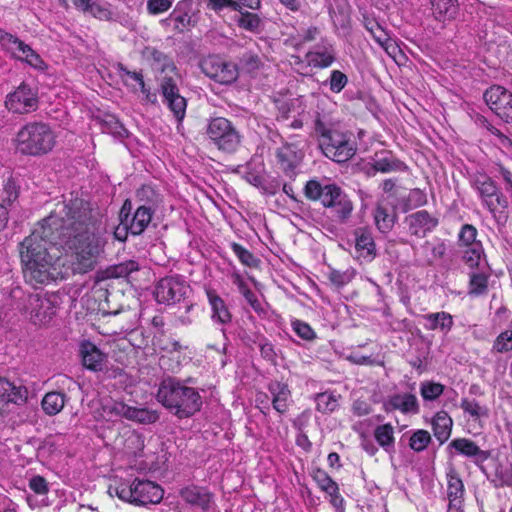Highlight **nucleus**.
<instances>
[{
    "mask_svg": "<svg viewBox=\"0 0 512 512\" xmlns=\"http://www.w3.org/2000/svg\"><path fill=\"white\" fill-rule=\"evenodd\" d=\"M191 287L180 275H171L161 278L154 290V296L158 303L173 305L187 298Z\"/></svg>",
    "mask_w": 512,
    "mask_h": 512,
    "instance_id": "11",
    "label": "nucleus"
},
{
    "mask_svg": "<svg viewBox=\"0 0 512 512\" xmlns=\"http://www.w3.org/2000/svg\"><path fill=\"white\" fill-rule=\"evenodd\" d=\"M230 246L234 254L243 265L251 268L258 266L260 262L259 259L256 258L248 249L236 242L231 243Z\"/></svg>",
    "mask_w": 512,
    "mask_h": 512,
    "instance_id": "51",
    "label": "nucleus"
},
{
    "mask_svg": "<svg viewBox=\"0 0 512 512\" xmlns=\"http://www.w3.org/2000/svg\"><path fill=\"white\" fill-rule=\"evenodd\" d=\"M427 203L426 194L418 189H412L406 197H403L400 202L402 212H408L409 210L424 206Z\"/></svg>",
    "mask_w": 512,
    "mask_h": 512,
    "instance_id": "42",
    "label": "nucleus"
},
{
    "mask_svg": "<svg viewBox=\"0 0 512 512\" xmlns=\"http://www.w3.org/2000/svg\"><path fill=\"white\" fill-rule=\"evenodd\" d=\"M488 107L501 119L512 122V92L500 85H492L483 94Z\"/></svg>",
    "mask_w": 512,
    "mask_h": 512,
    "instance_id": "18",
    "label": "nucleus"
},
{
    "mask_svg": "<svg viewBox=\"0 0 512 512\" xmlns=\"http://www.w3.org/2000/svg\"><path fill=\"white\" fill-rule=\"evenodd\" d=\"M431 425L433 434L440 444L445 443L451 436L453 420L446 411L437 412L432 418Z\"/></svg>",
    "mask_w": 512,
    "mask_h": 512,
    "instance_id": "32",
    "label": "nucleus"
},
{
    "mask_svg": "<svg viewBox=\"0 0 512 512\" xmlns=\"http://www.w3.org/2000/svg\"><path fill=\"white\" fill-rule=\"evenodd\" d=\"M405 224L411 235L424 238L438 226L439 219L427 210H419L406 216Z\"/></svg>",
    "mask_w": 512,
    "mask_h": 512,
    "instance_id": "19",
    "label": "nucleus"
},
{
    "mask_svg": "<svg viewBox=\"0 0 512 512\" xmlns=\"http://www.w3.org/2000/svg\"><path fill=\"white\" fill-rule=\"evenodd\" d=\"M374 220L378 230L387 233L393 228L395 217L389 214L386 208L378 206L374 212Z\"/></svg>",
    "mask_w": 512,
    "mask_h": 512,
    "instance_id": "46",
    "label": "nucleus"
},
{
    "mask_svg": "<svg viewBox=\"0 0 512 512\" xmlns=\"http://www.w3.org/2000/svg\"><path fill=\"white\" fill-rule=\"evenodd\" d=\"M179 494L187 504L200 508L203 511L209 510L213 502V494L207 488L196 485L182 488Z\"/></svg>",
    "mask_w": 512,
    "mask_h": 512,
    "instance_id": "25",
    "label": "nucleus"
},
{
    "mask_svg": "<svg viewBox=\"0 0 512 512\" xmlns=\"http://www.w3.org/2000/svg\"><path fill=\"white\" fill-rule=\"evenodd\" d=\"M461 409L468 414L473 420L488 416V409L481 406L475 399L463 398L460 403Z\"/></svg>",
    "mask_w": 512,
    "mask_h": 512,
    "instance_id": "47",
    "label": "nucleus"
},
{
    "mask_svg": "<svg viewBox=\"0 0 512 512\" xmlns=\"http://www.w3.org/2000/svg\"><path fill=\"white\" fill-rule=\"evenodd\" d=\"M206 294L211 306L212 320L222 325L230 323L232 315L225 301L214 290L208 289Z\"/></svg>",
    "mask_w": 512,
    "mask_h": 512,
    "instance_id": "31",
    "label": "nucleus"
},
{
    "mask_svg": "<svg viewBox=\"0 0 512 512\" xmlns=\"http://www.w3.org/2000/svg\"><path fill=\"white\" fill-rule=\"evenodd\" d=\"M322 205L328 210V217L336 224H347L354 210L349 196L336 184H328Z\"/></svg>",
    "mask_w": 512,
    "mask_h": 512,
    "instance_id": "9",
    "label": "nucleus"
},
{
    "mask_svg": "<svg viewBox=\"0 0 512 512\" xmlns=\"http://www.w3.org/2000/svg\"><path fill=\"white\" fill-rule=\"evenodd\" d=\"M444 385L433 381H424L420 384V394L424 401H434L444 392Z\"/></svg>",
    "mask_w": 512,
    "mask_h": 512,
    "instance_id": "49",
    "label": "nucleus"
},
{
    "mask_svg": "<svg viewBox=\"0 0 512 512\" xmlns=\"http://www.w3.org/2000/svg\"><path fill=\"white\" fill-rule=\"evenodd\" d=\"M488 288V276L484 273H472L469 281V294L482 295Z\"/></svg>",
    "mask_w": 512,
    "mask_h": 512,
    "instance_id": "52",
    "label": "nucleus"
},
{
    "mask_svg": "<svg viewBox=\"0 0 512 512\" xmlns=\"http://www.w3.org/2000/svg\"><path fill=\"white\" fill-rule=\"evenodd\" d=\"M236 65L238 66V73L242 71L250 74L259 70L263 65V61L257 53L253 51H245L238 58V63Z\"/></svg>",
    "mask_w": 512,
    "mask_h": 512,
    "instance_id": "39",
    "label": "nucleus"
},
{
    "mask_svg": "<svg viewBox=\"0 0 512 512\" xmlns=\"http://www.w3.org/2000/svg\"><path fill=\"white\" fill-rule=\"evenodd\" d=\"M312 477L317 483L318 487L326 493H334L335 488L338 486V484L327 474V472L322 469H315L313 471Z\"/></svg>",
    "mask_w": 512,
    "mask_h": 512,
    "instance_id": "53",
    "label": "nucleus"
},
{
    "mask_svg": "<svg viewBox=\"0 0 512 512\" xmlns=\"http://www.w3.org/2000/svg\"><path fill=\"white\" fill-rule=\"evenodd\" d=\"M371 169L373 172H369V175H375L376 172H405L408 170V166L397 158L392 151L381 150L376 152L372 158Z\"/></svg>",
    "mask_w": 512,
    "mask_h": 512,
    "instance_id": "22",
    "label": "nucleus"
},
{
    "mask_svg": "<svg viewBox=\"0 0 512 512\" xmlns=\"http://www.w3.org/2000/svg\"><path fill=\"white\" fill-rule=\"evenodd\" d=\"M132 209V201L126 199L120 210V221L121 225L128 226L130 234L138 236L148 227L155 211L151 210L148 206H137L136 210L131 215Z\"/></svg>",
    "mask_w": 512,
    "mask_h": 512,
    "instance_id": "16",
    "label": "nucleus"
},
{
    "mask_svg": "<svg viewBox=\"0 0 512 512\" xmlns=\"http://www.w3.org/2000/svg\"><path fill=\"white\" fill-rule=\"evenodd\" d=\"M239 14L236 23L241 29L253 33L259 31L262 21L257 14L248 11L240 12Z\"/></svg>",
    "mask_w": 512,
    "mask_h": 512,
    "instance_id": "45",
    "label": "nucleus"
},
{
    "mask_svg": "<svg viewBox=\"0 0 512 512\" xmlns=\"http://www.w3.org/2000/svg\"><path fill=\"white\" fill-rule=\"evenodd\" d=\"M448 448L454 449L459 455L471 459L494 488L512 486V468L498 457L492 456L490 450L481 449L469 438L453 439Z\"/></svg>",
    "mask_w": 512,
    "mask_h": 512,
    "instance_id": "4",
    "label": "nucleus"
},
{
    "mask_svg": "<svg viewBox=\"0 0 512 512\" xmlns=\"http://www.w3.org/2000/svg\"><path fill=\"white\" fill-rule=\"evenodd\" d=\"M19 196V186L13 178H8L4 183L3 191L1 194L2 204H5L7 207L12 205Z\"/></svg>",
    "mask_w": 512,
    "mask_h": 512,
    "instance_id": "55",
    "label": "nucleus"
},
{
    "mask_svg": "<svg viewBox=\"0 0 512 512\" xmlns=\"http://www.w3.org/2000/svg\"><path fill=\"white\" fill-rule=\"evenodd\" d=\"M109 491H114L116 496L125 501L136 505L157 504L163 499L164 491L160 485L150 480L135 478L131 483L128 481L120 482Z\"/></svg>",
    "mask_w": 512,
    "mask_h": 512,
    "instance_id": "7",
    "label": "nucleus"
},
{
    "mask_svg": "<svg viewBox=\"0 0 512 512\" xmlns=\"http://www.w3.org/2000/svg\"><path fill=\"white\" fill-rule=\"evenodd\" d=\"M276 163L282 173L294 180L304 159V152L294 143L283 142L275 150Z\"/></svg>",
    "mask_w": 512,
    "mask_h": 512,
    "instance_id": "17",
    "label": "nucleus"
},
{
    "mask_svg": "<svg viewBox=\"0 0 512 512\" xmlns=\"http://www.w3.org/2000/svg\"><path fill=\"white\" fill-rule=\"evenodd\" d=\"M293 331L303 340H313L316 337V334L314 330L311 328V326L301 320H294L291 323Z\"/></svg>",
    "mask_w": 512,
    "mask_h": 512,
    "instance_id": "62",
    "label": "nucleus"
},
{
    "mask_svg": "<svg viewBox=\"0 0 512 512\" xmlns=\"http://www.w3.org/2000/svg\"><path fill=\"white\" fill-rule=\"evenodd\" d=\"M268 392L271 398V405L273 409L280 415H284L292 401L291 390L287 383L272 380L267 385Z\"/></svg>",
    "mask_w": 512,
    "mask_h": 512,
    "instance_id": "24",
    "label": "nucleus"
},
{
    "mask_svg": "<svg viewBox=\"0 0 512 512\" xmlns=\"http://www.w3.org/2000/svg\"><path fill=\"white\" fill-rule=\"evenodd\" d=\"M28 399V390L25 386H16L8 379L0 377V403H13L23 405Z\"/></svg>",
    "mask_w": 512,
    "mask_h": 512,
    "instance_id": "28",
    "label": "nucleus"
},
{
    "mask_svg": "<svg viewBox=\"0 0 512 512\" xmlns=\"http://www.w3.org/2000/svg\"><path fill=\"white\" fill-rule=\"evenodd\" d=\"M12 141L16 152L25 156L38 157L53 150L56 134L49 124L32 121L22 126Z\"/></svg>",
    "mask_w": 512,
    "mask_h": 512,
    "instance_id": "6",
    "label": "nucleus"
},
{
    "mask_svg": "<svg viewBox=\"0 0 512 512\" xmlns=\"http://www.w3.org/2000/svg\"><path fill=\"white\" fill-rule=\"evenodd\" d=\"M107 239L101 226L57 238L49 245V252L56 245L64 246L71 252L73 271L84 274L92 271L104 254Z\"/></svg>",
    "mask_w": 512,
    "mask_h": 512,
    "instance_id": "3",
    "label": "nucleus"
},
{
    "mask_svg": "<svg viewBox=\"0 0 512 512\" xmlns=\"http://www.w3.org/2000/svg\"><path fill=\"white\" fill-rule=\"evenodd\" d=\"M447 498L448 501H464L465 488L458 472L451 468L447 472Z\"/></svg>",
    "mask_w": 512,
    "mask_h": 512,
    "instance_id": "37",
    "label": "nucleus"
},
{
    "mask_svg": "<svg viewBox=\"0 0 512 512\" xmlns=\"http://www.w3.org/2000/svg\"><path fill=\"white\" fill-rule=\"evenodd\" d=\"M205 134L220 151L235 153L241 145L242 135L237 127L225 117H212L208 120Z\"/></svg>",
    "mask_w": 512,
    "mask_h": 512,
    "instance_id": "8",
    "label": "nucleus"
},
{
    "mask_svg": "<svg viewBox=\"0 0 512 512\" xmlns=\"http://www.w3.org/2000/svg\"><path fill=\"white\" fill-rule=\"evenodd\" d=\"M431 442V435L428 431L420 429L415 431L409 440V446L415 452H421L427 448Z\"/></svg>",
    "mask_w": 512,
    "mask_h": 512,
    "instance_id": "54",
    "label": "nucleus"
},
{
    "mask_svg": "<svg viewBox=\"0 0 512 512\" xmlns=\"http://www.w3.org/2000/svg\"><path fill=\"white\" fill-rule=\"evenodd\" d=\"M326 83L329 84V88L332 92L339 93L347 85L348 77L340 70H333Z\"/></svg>",
    "mask_w": 512,
    "mask_h": 512,
    "instance_id": "56",
    "label": "nucleus"
},
{
    "mask_svg": "<svg viewBox=\"0 0 512 512\" xmlns=\"http://www.w3.org/2000/svg\"><path fill=\"white\" fill-rule=\"evenodd\" d=\"M308 64L314 68H327L335 61L333 45L322 41L306 54Z\"/></svg>",
    "mask_w": 512,
    "mask_h": 512,
    "instance_id": "26",
    "label": "nucleus"
},
{
    "mask_svg": "<svg viewBox=\"0 0 512 512\" xmlns=\"http://www.w3.org/2000/svg\"><path fill=\"white\" fill-rule=\"evenodd\" d=\"M25 313L35 325L48 324L56 314V304L53 297L30 294L26 299Z\"/></svg>",
    "mask_w": 512,
    "mask_h": 512,
    "instance_id": "15",
    "label": "nucleus"
},
{
    "mask_svg": "<svg viewBox=\"0 0 512 512\" xmlns=\"http://www.w3.org/2000/svg\"><path fill=\"white\" fill-rule=\"evenodd\" d=\"M356 257L364 262H371L377 255L376 244L372 232L359 227L354 231Z\"/></svg>",
    "mask_w": 512,
    "mask_h": 512,
    "instance_id": "23",
    "label": "nucleus"
},
{
    "mask_svg": "<svg viewBox=\"0 0 512 512\" xmlns=\"http://www.w3.org/2000/svg\"><path fill=\"white\" fill-rule=\"evenodd\" d=\"M6 108L15 114H28L39 106L38 94L29 84L22 82L13 92L6 96Z\"/></svg>",
    "mask_w": 512,
    "mask_h": 512,
    "instance_id": "14",
    "label": "nucleus"
},
{
    "mask_svg": "<svg viewBox=\"0 0 512 512\" xmlns=\"http://www.w3.org/2000/svg\"><path fill=\"white\" fill-rule=\"evenodd\" d=\"M144 57L152 61V66L162 73H176L177 67L174 61L162 51L154 47H146L143 52Z\"/></svg>",
    "mask_w": 512,
    "mask_h": 512,
    "instance_id": "33",
    "label": "nucleus"
},
{
    "mask_svg": "<svg viewBox=\"0 0 512 512\" xmlns=\"http://www.w3.org/2000/svg\"><path fill=\"white\" fill-rule=\"evenodd\" d=\"M313 132L319 149L328 159L344 163L355 155L356 146L352 134L341 127L338 118L324 104H318L314 112Z\"/></svg>",
    "mask_w": 512,
    "mask_h": 512,
    "instance_id": "2",
    "label": "nucleus"
},
{
    "mask_svg": "<svg viewBox=\"0 0 512 512\" xmlns=\"http://www.w3.org/2000/svg\"><path fill=\"white\" fill-rule=\"evenodd\" d=\"M363 24L365 29L371 34L373 39L388 53L394 52L396 47L383 28V26L374 18L364 17Z\"/></svg>",
    "mask_w": 512,
    "mask_h": 512,
    "instance_id": "30",
    "label": "nucleus"
},
{
    "mask_svg": "<svg viewBox=\"0 0 512 512\" xmlns=\"http://www.w3.org/2000/svg\"><path fill=\"white\" fill-rule=\"evenodd\" d=\"M327 188L328 184L323 186L318 180L311 179L306 182L303 192L307 199L311 201L320 200L322 203Z\"/></svg>",
    "mask_w": 512,
    "mask_h": 512,
    "instance_id": "48",
    "label": "nucleus"
},
{
    "mask_svg": "<svg viewBox=\"0 0 512 512\" xmlns=\"http://www.w3.org/2000/svg\"><path fill=\"white\" fill-rule=\"evenodd\" d=\"M158 419L159 414L157 411L136 407H132L131 417L129 418V420L138 422L140 424H152L158 421Z\"/></svg>",
    "mask_w": 512,
    "mask_h": 512,
    "instance_id": "50",
    "label": "nucleus"
},
{
    "mask_svg": "<svg viewBox=\"0 0 512 512\" xmlns=\"http://www.w3.org/2000/svg\"><path fill=\"white\" fill-rule=\"evenodd\" d=\"M135 200L138 203V206H148L153 211L156 210L161 202L159 193L150 185H142L137 189Z\"/></svg>",
    "mask_w": 512,
    "mask_h": 512,
    "instance_id": "38",
    "label": "nucleus"
},
{
    "mask_svg": "<svg viewBox=\"0 0 512 512\" xmlns=\"http://www.w3.org/2000/svg\"><path fill=\"white\" fill-rule=\"evenodd\" d=\"M172 6V0H148L147 11L151 15H157L168 11Z\"/></svg>",
    "mask_w": 512,
    "mask_h": 512,
    "instance_id": "63",
    "label": "nucleus"
},
{
    "mask_svg": "<svg viewBox=\"0 0 512 512\" xmlns=\"http://www.w3.org/2000/svg\"><path fill=\"white\" fill-rule=\"evenodd\" d=\"M493 349L499 353L512 350V331L506 330L500 333L494 341Z\"/></svg>",
    "mask_w": 512,
    "mask_h": 512,
    "instance_id": "61",
    "label": "nucleus"
},
{
    "mask_svg": "<svg viewBox=\"0 0 512 512\" xmlns=\"http://www.w3.org/2000/svg\"><path fill=\"white\" fill-rule=\"evenodd\" d=\"M466 250L463 253V261L471 268L479 264L482 255L481 244H473L472 246H466Z\"/></svg>",
    "mask_w": 512,
    "mask_h": 512,
    "instance_id": "57",
    "label": "nucleus"
},
{
    "mask_svg": "<svg viewBox=\"0 0 512 512\" xmlns=\"http://www.w3.org/2000/svg\"><path fill=\"white\" fill-rule=\"evenodd\" d=\"M374 437L377 443L386 451L394 449V428L391 424L379 425L374 430Z\"/></svg>",
    "mask_w": 512,
    "mask_h": 512,
    "instance_id": "40",
    "label": "nucleus"
},
{
    "mask_svg": "<svg viewBox=\"0 0 512 512\" xmlns=\"http://www.w3.org/2000/svg\"><path fill=\"white\" fill-rule=\"evenodd\" d=\"M67 400L68 398L65 393L51 391L44 395L41 401V407L47 415L54 416L61 412Z\"/></svg>",
    "mask_w": 512,
    "mask_h": 512,
    "instance_id": "36",
    "label": "nucleus"
},
{
    "mask_svg": "<svg viewBox=\"0 0 512 512\" xmlns=\"http://www.w3.org/2000/svg\"><path fill=\"white\" fill-rule=\"evenodd\" d=\"M423 318L426 321L425 328L427 330H440L444 334H448L454 324L452 315L444 311L429 313Z\"/></svg>",
    "mask_w": 512,
    "mask_h": 512,
    "instance_id": "34",
    "label": "nucleus"
},
{
    "mask_svg": "<svg viewBox=\"0 0 512 512\" xmlns=\"http://www.w3.org/2000/svg\"><path fill=\"white\" fill-rule=\"evenodd\" d=\"M101 127L104 133L111 134L116 138L123 139L128 136V130L115 116H106L102 120Z\"/></svg>",
    "mask_w": 512,
    "mask_h": 512,
    "instance_id": "43",
    "label": "nucleus"
},
{
    "mask_svg": "<svg viewBox=\"0 0 512 512\" xmlns=\"http://www.w3.org/2000/svg\"><path fill=\"white\" fill-rule=\"evenodd\" d=\"M79 355L83 366L93 372L103 371L108 363V356L88 340L81 342Z\"/></svg>",
    "mask_w": 512,
    "mask_h": 512,
    "instance_id": "20",
    "label": "nucleus"
},
{
    "mask_svg": "<svg viewBox=\"0 0 512 512\" xmlns=\"http://www.w3.org/2000/svg\"><path fill=\"white\" fill-rule=\"evenodd\" d=\"M353 276L354 273L349 270L339 271L336 269H330L328 272L329 281L336 287H343L348 284L352 280Z\"/></svg>",
    "mask_w": 512,
    "mask_h": 512,
    "instance_id": "58",
    "label": "nucleus"
},
{
    "mask_svg": "<svg viewBox=\"0 0 512 512\" xmlns=\"http://www.w3.org/2000/svg\"><path fill=\"white\" fill-rule=\"evenodd\" d=\"M157 400L179 418H188L202 407V397L195 388L185 386L171 377L160 383Z\"/></svg>",
    "mask_w": 512,
    "mask_h": 512,
    "instance_id": "5",
    "label": "nucleus"
},
{
    "mask_svg": "<svg viewBox=\"0 0 512 512\" xmlns=\"http://www.w3.org/2000/svg\"><path fill=\"white\" fill-rule=\"evenodd\" d=\"M477 229L470 224H465L462 226L458 240L464 246H472L473 244H480V242H476Z\"/></svg>",
    "mask_w": 512,
    "mask_h": 512,
    "instance_id": "60",
    "label": "nucleus"
},
{
    "mask_svg": "<svg viewBox=\"0 0 512 512\" xmlns=\"http://www.w3.org/2000/svg\"><path fill=\"white\" fill-rule=\"evenodd\" d=\"M139 270V264L135 260H128L122 263H119L118 265H115L111 269V274L114 277H127L132 272Z\"/></svg>",
    "mask_w": 512,
    "mask_h": 512,
    "instance_id": "59",
    "label": "nucleus"
},
{
    "mask_svg": "<svg viewBox=\"0 0 512 512\" xmlns=\"http://www.w3.org/2000/svg\"><path fill=\"white\" fill-rule=\"evenodd\" d=\"M315 401L316 409L322 413H332L339 405L338 397L329 392L318 393Z\"/></svg>",
    "mask_w": 512,
    "mask_h": 512,
    "instance_id": "44",
    "label": "nucleus"
},
{
    "mask_svg": "<svg viewBox=\"0 0 512 512\" xmlns=\"http://www.w3.org/2000/svg\"><path fill=\"white\" fill-rule=\"evenodd\" d=\"M431 18L442 27L454 21L460 11L459 0H428Z\"/></svg>",
    "mask_w": 512,
    "mask_h": 512,
    "instance_id": "21",
    "label": "nucleus"
},
{
    "mask_svg": "<svg viewBox=\"0 0 512 512\" xmlns=\"http://www.w3.org/2000/svg\"><path fill=\"white\" fill-rule=\"evenodd\" d=\"M0 45L11 58L25 62L35 69H43L45 63L40 55L17 36L0 28Z\"/></svg>",
    "mask_w": 512,
    "mask_h": 512,
    "instance_id": "10",
    "label": "nucleus"
},
{
    "mask_svg": "<svg viewBox=\"0 0 512 512\" xmlns=\"http://www.w3.org/2000/svg\"><path fill=\"white\" fill-rule=\"evenodd\" d=\"M158 90L163 104L173 114L177 123H182L186 115L187 100L180 94L176 80L168 75L162 77L158 83Z\"/></svg>",
    "mask_w": 512,
    "mask_h": 512,
    "instance_id": "12",
    "label": "nucleus"
},
{
    "mask_svg": "<svg viewBox=\"0 0 512 512\" xmlns=\"http://www.w3.org/2000/svg\"><path fill=\"white\" fill-rule=\"evenodd\" d=\"M102 21L121 22V16L111 10L110 4L92 2V5L85 12Z\"/></svg>",
    "mask_w": 512,
    "mask_h": 512,
    "instance_id": "41",
    "label": "nucleus"
},
{
    "mask_svg": "<svg viewBox=\"0 0 512 512\" xmlns=\"http://www.w3.org/2000/svg\"><path fill=\"white\" fill-rule=\"evenodd\" d=\"M201 71L210 79L223 85L234 83L238 79V66L217 55H209L200 61Z\"/></svg>",
    "mask_w": 512,
    "mask_h": 512,
    "instance_id": "13",
    "label": "nucleus"
},
{
    "mask_svg": "<svg viewBox=\"0 0 512 512\" xmlns=\"http://www.w3.org/2000/svg\"><path fill=\"white\" fill-rule=\"evenodd\" d=\"M473 187L477 190L483 201V204L487 207V209L491 213H494L496 206L492 198L495 194H497L498 191V187L496 186L495 182L486 175H480L474 178Z\"/></svg>",
    "mask_w": 512,
    "mask_h": 512,
    "instance_id": "29",
    "label": "nucleus"
},
{
    "mask_svg": "<svg viewBox=\"0 0 512 512\" xmlns=\"http://www.w3.org/2000/svg\"><path fill=\"white\" fill-rule=\"evenodd\" d=\"M101 225L100 214L90 201L74 192L64 196L40 226L20 243L26 281L37 285L55 279L56 257L49 252V245L55 243L57 238Z\"/></svg>",
    "mask_w": 512,
    "mask_h": 512,
    "instance_id": "1",
    "label": "nucleus"
},
{
    "mask_svg": "<svg viewBox=\"0 0 512 512\" xmlns=\"http://www.w3.org/2000/svg\"><path fill=\"white\" fill-rule=\"evenodd\" d=\"M384 408L387 412L399 410L403 414H417L420 410L417 397L411 393L390 396L384 403Z\"/></svg>",
    "mask_w": 512,
    "mask_h": 512,
    "instance_id": "27",
    "label": "nucleus"
},
{
    "mask_svg": "<svg viewBox=\"0 0 512 512\" xmlns=\"http://www.w3.org/2000/svg\"><path fill=\"white\" fill-rule=\"evenodd\" d=\"M29 488L38 495H45L49 492L48 482L40 475H34L29 480Z\"/></svg>",
    "mask_w": 512,
    "mask_h": 512,
    "instance_id": "64",
    "label": "nucleus"
},
{
    "mask_svg": "<svg viewBox=\"0 0 512 512\" xmlns=\"http://www.w3.org/2000/svg\"><path fill=\"white\" fill-rule=\"evenodd\" d=\"M191 9V0H182L177 3L176 7L169 16V19L175 22V29L183 31L184 28H187L191 25Z\"/></svg>",
    "mask_w": 512,
    "mask_h": 512,
    "instance_id": "35",
    "label": "nucleus"
}]
</instances>
